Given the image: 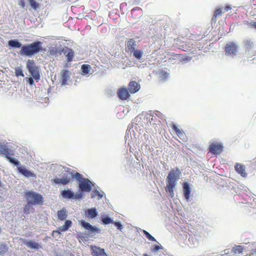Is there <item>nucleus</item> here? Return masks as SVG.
I'll return each mask as SVG.
<instances>
[{"instance_id": "1", "label": "nucleus", "mask_w": 256, "mask_h": 256, "mask_svg": "<svg viewBox=\"0 0 256 256\" xmlns=\"http://www.w3.org/2000/svg\"><path fill=\"white\" fill-rule=\"evenodd\" d=\"M42 44L40 41H36L30 44H24L20 49L19 54L22 56L31 58L42 50Z\"/></svg>"}, {"instance_id": "2", "label": "nucleus", "mask_w": 256, "mask_h": 256, "mask_svg": "<svg viewBox=\"0 0 256 256\" xmlns=\"http://www.w3.org/2000/svg\"><path fill=\"white\" fill-rule=\"evenodd\" d=\"M71 178L72 171L67 168V170H62L58 177L56 176L55 178L52 179L51 182L52 184L66 185L70 182Z\"/></svg>"}, {"instance_id": "3", "label": "nucleus", "mask_w": 256, "mask_h": 256, "mask_svg": "<svg viewBox=\"0 0 256 256\" xmlns=\"http://www.w3.org/2000/svg\"><path fill=\"white\" fill-rule=\"evenodd\" d=\"M180 173L178 168L172 170L166 178V186L175 187L180 178Z\"/></svg>"}, {"instance_id": "4", "label": "nucleus", "mask_w": 256, "mask_h": 256, "mask_svg": "<svg viewBox=\"0 0 256 256\" xmlns=\"http://www.w3.org/2000/svg\"><path fill=\"white\" fill-rule=\"evenodd\" d=\"M26 68L31 77L33 78L36 82H38L40 78V68L36 65L34 60H28L26 64Z\"/></svg>"}, {"instance_id": "5", "label": "nucleus", "mask_w": 256, "mask_h": 256, "mask_svg": "<svg viewBox=\"0 0 256 256\" xmlns=\"http://www.w3.org/2000/svg\"><path fill=\"white\" fill-rule=\"evenodd\" d=\"M25 196L28 203L31 205L40 204L43 202L42 196L34 192L28 191L26 192Z\"/></svg>"}, {"instance_id": "6", "label": "nucleus", "mask_w": 256, "mask_h": 256, "mask_svg": "<svg viewBox=\"0 0 256 256\" xmlns=\"http://www.w3.org/2000/svg\"><path fill=\"white\" fill-rule=\"evenodd\" d=\"M78 222L83 228L88 230L86 232L90 237H92L96 234L100 233V230L98 228L92 225L90 223L84 220H80L78 221Z\"/></svg>"}, {"instance_id": "7", "label": "nucleus", "mask_w": 256, "mask_h": 256, "mask_svg": "<svg viewBox=\"0 0 256 256\" xmlns=\"http://www.w3.org/2000/svg\"><path fill=\"white\" fill-rule=\"evenodd\" d=\"M226 55L234 58L238 52V46L234 42H228L225 46Z\"/></svg>"}, {"instance_id": "8", "label": "nucleus", "mask_w": 256, "mask_h": 256, "mask_svg": "<svg viewBox=\"0 0 256 256\" xmlns=\"http://www.w3.org/2000/svg\"><path fill=\"white\" fill-rule=\"evenodd\" d=\"M243 44L244 46L245 52L250 57L256 54V52L253 50V42L250 39H245L243 42Z\"/></svg>"}, {"instance_id": "9", "label": "nucleus", "mask_w": 256, "mask_h": 256, "mask_svg": "<svg viewBox=\"0 0 256 256\" xmlns=\"http://www.w3.org/2000/svg\"><path fill=\"white\" fill-rule=\"evenodd\" d=\"M78 184L79 190L82 192H90L92 190V182L88 178H86Z\"/></svg>"}, {"instance_id": "10", "label": "nucleus", "mask_w": 256, "mask_h": 256, "mask_svg": "<svg viewBox=\"0 0 256 256\" xmlns=\"http://www.w3.org/2000/svg\"><path fill=\"white\" fill-rule=\"evenodd\" d=\"M70 72L66 70H63L60 72V82L61 86L68 84L70 79Z\"/></svg>"}, {"instance_id": "11", "label": "nucleus", "mask_w": 256, "mask_h": 256, "mask_svg": "<svg viewBox=\"0 0 256 256\" xmlns=\"http://www.w3.org/2000/svg\"><path fill=\"white\" fill-rule=\"evenodd\" d=\"M223 146L220 144L212 142L210 146L209 150L210 152L214 154H218L222 151Z\"/></svg>"}, {"instance_id": "12", "label": "nucleus", "mask_w": 256, "mask_h": 256, "mask_svg": "<svg viewBox=\"0 0 256 256\" xmlns=\"http://www.w3.org/2000/svg\"><path fill=\"white\" fill-rule=\"evenodd\" d=\"M18 170L21 174L26 178H29L36 177V174L34 172L26 168L24 166H18Z\"/></svg>"}, {"instance_id": "13", "label": "nucleus", "mask_w": 256, "mask_h": 256, "mask_svg": "<svg viewBox=\"0 0 256 256\" xmlns=\"http://www.w3.org/2000/svg\"><path fill=\"white\" fill-rule=\"evenodd\" d=\"M0 154L4 156L6 158L12 154V151L9 149L4 142H0Z\"/></svg>"}, {"instance_id": "14", "label": "nucleus", "mask_w": 256, "mask_h": 256, "mask_svg": "<svg viewBox=\"0 0 256 256\" xmlns=\"http://www.w3.org/2000/svg\"><path fill=\"white\" fill-rule=\"evenodd\" d=\"M72 222L70 220H66L64 224L59 227V230H54L52 232V235L54 236L55 234H60V231L66 232L68 230L71 226Z\"/></svg>"}, {"instance_id": "15", "label": "nucleus", "mask_w": 256, "mask_h": 256, "mask_svg": "<svg viewBox=\"0 0 256 256\" xmlns=\"http://www.w3.org/2000/svg\"><path fill=\"white\" fill-rule=\"evenodd\" d=\"M191 190L190 184L187 182H184L183 184V194L187 202L190 200Z\"/></svg>"}, {"instance_id": "16", "label": "nucleus", "mask_w": 256, "mask_h": 256, "mask_svg": "<svg viewBox=\"0 0 256 256\" xmlns=\"http://www.w3.org/2000/svg\"><path fill=\"white\" fill-rule=\"evenodd\" d=\"M8 46L11 48H20L22 49L23 45L17 39L10 40L8 41Z\"/></svg>"}, {"instance_id": "17", "label": "nucleus", "mask_w": 256, "mask_h": 256, "mask_svg": "<svg viewBox=\"0 0 256 256\" xmlns=\"http://www.w3.org/2000/svg\"><path fill=\"white\" fill-rule=\"evenodd\" d=\"M92 254L93 256H107L104 252V249L96 246H92Z\"/></svg>"}, {"instance_id": "18", "label": "nucleus", "mask_w": 256, "mask_h": 256, "mask_svg": "<svg viewBox=\"0 0 256 256\" xmlns=\"http://www.w3.org/2000/svg\"><path fill=\"white\" fill-rule=\"evenodd\" d=\"M60 194L64 198H67L68 200L74 199V192L70 189L62 190Z\"/></svg>"}, {"instance_id": "19", "label": "nucleus", "mask_w": 256, "mask_h": 256, "mask_svg": "<svg viewBox=\"0 0 256 256\" xmlns=\"http://www.w3.org/2000/svg\"><path fill=\"white\" fill-rule=\"evenodd\" d=\"M140 89V85L134 81H132L129 83L128 90L130 93H136Z\"/></svg>"}, {"instance_id": "20", "label": "nucleus", "mask_w": 256, "mask_h": 256, "mask_svg": "<svg viewBox=\"0 0 256 256\" xmlns=\"http://www.w3.org/2000/svg\"><path fill=\"white\" fill-rule=\"evenodd\" d=\"M235 170L236 172L240 174L242 177H246L247 176V174L246 173L245 170L246 168L244 164H236L235 166Z\"/></svg>"}, {"instance_id": "21", "label": "nucleus", "mask_w": 256, "mask_h": 256, "mask_svg": "<svg viewBox=\"0 0 256 256\" xmlns=\"http://www.w3.org/2000/svg\"><path fill=\"white\" fill-rule=\"evenodd\" d=\"M118 98L121 100H127L130 94L128 90L126 88H121L119 89L118 92Z\"/></svg>"}, {"instance_id": "22", "label": "nucleus", "mask_w": 256, "mask_h": 256, "mask_svg": "<svg viewBox=\"0 0 256 256\" xmlns=\"http://www.w3.org/2000/svg\"><path fill=\"white\" fill-rule=\"evenodd\" d=\"M86 215L88 218H94L98 215V212L96 208H90L86 212Z\"/></svg>"}, {"instance_id": "23", "label": "nucleus", "mask_w": 256, "mask_h": 256, "mask_svg": "<svg viewBox=\"0 0 256 256\" xmlns=\"http://www.w3.org/2000/svg\"><path fill=\"white\" fill-rule=\"evenodd\" d=\"M92 66L89 64H84L81 67V74L83 76H88L90 74Z\"/></svg>"}, {"instance_id": "24", "label": "nucleus", "mask_w": 256, "mask_h": 256, "mask_svg": "<svg viewBox=\"0 0 256 256\" xmlns=\"http://www.w3.org/2000/svg\"><path fill=\"white\" fill-rule=\"evenodd\" d=\"M57 215L59 220H64L68 216L67 211L66 209L62 208L58 211Z\"/></svg>"}, {"instance_id": "25", "label": "nucleus", "mask_w": 256, "mask_h": 256, "mask_svg": "<svg viewBox=\"0 0 256 256\" xmlns=\"http://www.w3.org/2000/svg\"><path fill=\"white\" fill-rule=\"evenodd\" d=\"M72 178H75L78 182L80 181H82L86 178H83L82 176L79 172H76L73 170L72 171Z\"/></svg>"}, {"instance_id": "26", "label": "nucleus", "mask_w": 256, "mask_h": 256, "mask_svg": "<svg viewBox=\"0 0 256 256\" xmlns=\"http://www.w3.org/2000/svg\"><path fill=\"white\" fill-rule=\"evenodd\" d=\"M25 245L32 249H38L40 245L38 243L33 242L32 240H27L24 242Z\"/></svg>"}, {"instance_id": "27", "label": "nucleus", "mask_w": 256, "mask_h": 256, "mask_svg": "<svg viewBox=\"0 0 256 256\" xmlns=\"http://www.w3.org/2000/svg\"><path fill=\"white\" fill-rule=\"evenodd\" d=\"M101 219L104 224H108L113 222V220L106 214H102L101 216Z\"/></svg>"}, {"instance_id": "28", "label": "nucleus", "mask_w": 256, "mask_h": 256, "mask_svg": "<svg viewBox=\"0 0 256 256\" xmlns=\"http://www.w3.org/2000/svg\"><path fill=\"white\" fill-rule=\"evenodd\" d=\"M170 74L164 70L158 72V76L163 82H166Z\"/></svg>"}, {"instance_id": "29", "label": "nucleus", "mask_w": 256, "mask_h": 256, "mask_svg": "<svg viewBox=\"0 0 256 256\" xmlns=\"http://www.w3.org/2000/svg\"><path fill=\"white\" fill-rule=\"evenodd\" d=\"M66 52H67V54L66 56L67 58L68 62H70L72 61L74 54V50L70 48H67V50H66L65 53Z\"/></svg>"}, {"instance_id": "30", "label": "nucleus", "mask_w": 256, "mask_h": 256, "mask_svg": "<svg viewBox=\"0 0 256 256\" xmlns=\"http://www.w3.org/2000/svg\"><path fill=\"white\" fill-rule=\"evenodd\" d=\"M127 46L129 50H132V51L135 50L136 46V42L134 40L130 38L128 42Z\"/></svg>"}, {"instance_id": "31", "label": "nucleus", "mask_w": 256, "mask_h": 256, "mask_svg": "<svg viewBox=\"0 0 256 256\" xmlns=\"http://www.w3.org/2000/svg\"><path fill=\"white\" fill-rule=\"evenodd\" d=\"M6 159L8 160V162L10 163L17 166V168L20 165V162L19 160L15 158H14L10 156H9L8 158H6Z\"/></svg>"}, {"instance_id": "32", "label": "nucleus", "mask_w": 256, "mask_h": 256, "mask_svg": "<svg viewBox=\"0 0 256 256\" xmlns=\"http://www.w3.org/2000/svg\"><path fill=\"white\" fill-rule=\"evenodd\" d=\"M132 52L134 56L137 60H140L142 56L143 52L138 50H134Z\"/></svg>"}, {"instance_id": "33", "label": "nucleus", "mask_w": 256, "mask_h": 256, "mask_svg": "<svg viewBox=\"0 0 256 256\" xmlns=\"http://www.w3.org/2000/svg\"><path fill=\"white\" fill-rule=\"evenodd\" d=\"M142 232H144L145 236L150 241L152 242H156V239L152 236L148 232L146 231V230H142Z\"/></svg>"}, {"instance_id": "34", "label": "nucleus", "mask_w": 256, "mask_h": 256, "mask_svg": "<svg viewBox=\"0 0 256 256\" xmlns=\"http://www.w3.org/2000/svg\"><path fill=\"white\" fill-rule=\"evenodd\" d=\"M15 75L17 77H19L20 76H24V74L23 73V70L22 68L20 66H17L15 68Z\"/></svg>"}, {"instance_id": "35", "label": "nucleus", "mask_w": 256, "mask_h": 256, "mask_svg": "<svg viewBox=\"0 0 256 256\" xmlns=\"http://www.w3.org/2000/svg\"><path fill=\"white\" fill-rule=\"evenodd\" d=\"M8 250V248L4 244H0V256L4 255Z\"/></svg>"}, {"instance_id": "36", "label": "nucleus", "mask_w": 256, "mask_h": 256, "mask_svg": "<svg viewBox=\"0 0 256 256\" xmlns=\"http://www.w3.org/2000/svg\"><path fill=\"white\" fill-rule=\"evenodd\" d=\"M96 196H98V200L102 198L103 196V194H102L98 190H94L92 194V198H94Z\"/></svg>"}, {"instance_id": "37", "label": "nucleus", "mask_w": 256, "mask_h": 256, "mask_svg": "<svg viewBox=\"0 0 256 256\" xmlns=\"http://www.w3.org/2000/svg\"><path fill=\"white\" fill-rule=\"evenodd\" d=\"M175 187H171V186H166V190L167 192H168L170 194V196L173 198L174 196V188Z\"/></svg>"}, {"instance_id": "38", "label": "nucleus", "mask_w": 256, "mask_h": 256, "mask_svg": "<svg viewBox=\"0 0 256 256\" xmlns=\"http://www.w3.org/2000/svg\"><path fill=\"white\" fill-rule=\"evenodd\" d=\"M30 4V6L34 10H36L38 6V4L36 2V0H28Z\"/></svg>"}, {"instance_id": "39", "label": "nucleus", "mask_w": 256, "mask_h": 256, "mask_svg": "<svg viewBox=\"0 0 256 256\" xmlns=\"http://www.w3.org/2000/svg\"><path fill=\"white\" fill-rule=\"evenodd\" d=\"M233 251L235 253H242V248L241 246H238L236 247L233 248Z\"/></svg>"}, {"instance_id": "40", "label": "nucleus", "mask_w": 256, "mask_h": 256, "mask_svg": "<svg viewBox=\"0 0 256 256\" xmlns=\"http://www.w3.org/2000/svg\"><path fill=\"white\" fill-rule=\"evenodd\" d=\"M222 10H220V9H217V10L215 11V12H214V17L212 18V20H213V21H214V20H216V16H219V15H220V14H222Z\"/></svg>"}, {"instance_id": "41", "label": "nucleus", "mask_w": 256, "mask_h": 256, "mask_svg": "<svg viewBox=\"0 0 256 256\" xmlns=\"http://www.w3.org/2000/svg\"><path fill=\"white\" fill-rule=\"evenodd\" d=\"M114 226L117 228L118 229L120 230H122L123 228L122 225L120 222H112Z\"/></svg>"}, {"instance_id": "42", "label": "nucleus", "mask_w": 256, "mask_h": 256, "mask_svg": "<svg viewBox=\"0 0 256 256\" xmlns=\"http://www.w3.org/2000/svg\"><path fill=\"white\" fill-rule=\"evenodd\" d=\"M82 192L80 190L79 192L74 193V199H81L82 198Z\"/></svg>"}, {"instance_id": "43", "label": "nucleus", "mask_w": 256, "mask_h": 256, "mask_svg": "<svg viewBox=\"0 0 256 256\" xmlns=\"http://www.w3.org/2000/svg\"><path fill=\"white\" fill-rule=\"evenodd\" d=\"M34 78L32 77L26 78V80L30 86H32L34 84Z\"/></svg>"}, {"instance_id": "44", "label": "nucleus", "mask_w": 256, "mask_h": 256, "mask_svg": "<svg viewBox=\"0 0 256 256\" xmlns=\"http://www.w3.org/2000/svg\"><path fill=\"white\" fill-rule=\"evenodd\" d=\"M248 25L250 28H254L256 29V21H251L248 22Z\"/></svg>"}, {"instance_id": "45", "label": "nucleus", "mask_w": 256, "mask_h": 256, "mask_svg": "<svg viewBox=\"0 0 256 256\" xmlns=\"http://www.w3.org/2000/svg\"><path fill=\"white\" fill-rule=\"evenodd\" d=\"M176 134L181 139H183L184 137V134L183 133V132L182 130H179L178 132H176Z\"/></svg>"}, {"instance_id": "46", "label": "nucleus", "mask_w": 256, "mask_h": 256, "mask_svg": "<svg viewBox=\"0 0 256 256\" xmlns=\"http://www.w3.org/2000/svg\"><path fill=\"white\" fill-rule=\"evenodd\" d=\"M160 249H163V248L161 246L156 245L152 249L153 252L158 251Z\"/></svg>"}, {"instance_id": "47", "label": "nucleus", "mask_w": 256, "mask_h": 256, "mask_svg": "<svg viewBox=\"0 0 256 256\" xmlns=\"http://www.w3.org/2000/svg\"><path fill=\"white\" fill-rule=\"evenodd\" d=\"M32 205L30 204H29L28 202V204H26L24 208V212H27L29 211L30 210V207Z\"/></svg>"}, {"instance_id": "48", "label": "nucleus", "mask_w": 256, "mask_h": 256, "mask_svg": "<svg viewBox=\"0 0 256 256\" xmlns=\"http://www.w3.org/2000/svg\"><path fill=\"white\" fill-rule=\"evenodd\" d=\"M18 4L22 8H24L25 6V2L24 0H20L18 2Z\"/></svg>"}, {"instance_id": "49", "label": "nucleus", "mask_w": 256, "mask_h": 256, "mask_svg": "<svg viewBox=\"0 0 256 256\" xmlns=\"http://www.w3.org/2000/svg\"><path fill=\"white\" fill-rule=\"evenodd\" d=\"M172 128L176 131V133L180 130V128H178V126L174 124H172Z\"/></svg>"}, {"instance_id": "50", "label": "nucleus", "mask_w": 256, "mask_h": 256, "mask_svg": "<svg viewBox=\"0 0 256 256\" xmlns=\"http://www.w3.org/2000/svg\"><path fill=\"white\" fill-rule=\"evenodd\" d=\"M191 60H192V57H188V56H186V57L182 58L183 61H187V62H189Z\"/></svg>"}, {"instance_id": "51", "label": "nucleus", "mask_w": 256, "mask_h": 256, "mask_svg": "<svg viewBox=\"0 0 256 256\" xmlns=\"http://www.w3.org/2000/svg\"><path fill=\"white\" fill-rule=\"evenodd\" d=\"M232 9V8L230 6H225L224 8V10L225 11H228Z\"/></svg>"}, {"instance_id": "52", "label": "nucleus", "mask_w": 256, "mask_h": 256, "mask_svg": "<svg viewBox=\"0 0 256 256\" xmlns=\"http://www.w3.org/2000/svg\"><path fill=\"white\" fill-rule=\"evenodd\" d=\"M2 182H1V181L0 180V186H2Z\"/></svg>"}, {"instance_id": "53", "label": "nucleus", "mask_w": 256, "mask_h": 256, "mask_svg": "<svg viewBox=\"0 0 256 256\" xmlns=\"http://www.w3.org/2000/svg\"><path fill=\"white\" fill-rule=\"evenodd\" d=\"M63 169H64V170H66L64 168H63Z\"/></svg>"}, {"instance_id": "54", "label": "nucleus", "mask_w": 256, "mask_h": 256, "mask_svg": "<svg viewBox=\"0 0 256 256\" xmlns=\"http://www.w3.org/2000/svg\"><path fill=\"white\" fill-rule=\"evenodd\" d=\"M255 252H256V248L255 249Z\"/></svg>"}]
</instances>
